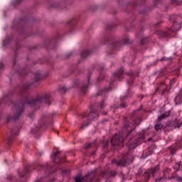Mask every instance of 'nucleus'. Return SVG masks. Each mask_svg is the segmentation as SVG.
<instances>
[{"mask_svg": "<svg viewBox=\"0 0 182 182\" xmlns=\"http://www.w3.org/2000/svg\"><path fill=\"white\" fill-rule=\"evenodd\" d=\"M28 89H29V85H26L23 87L21 90V94L23 95V93H26V95H27Z\"/></svg>", "mask_w": 182, "mask_h": 182, "instance_id": "aec40b11", "label": "nucleus"}, {"mask_svg": "<svg viewBox=\"0 0 182 182\" xmlns=\"http://www.w3.org/2000/svg\"><path fill=\"white\" fill-rule=\"evenodd\" d=\"M109 141H104V143H103V147H104V149H106V147H107V146H109Z\"/></svg>", "mask_w": 182, "mask_h": 182, "instance_id": "f704fd0d", "label": "nucleus"}, {"mask_svg": "<svg viewBox=\"0 0 182 182\" xmlns=\"http://www.w3.org/2000/svg\"><path fill=\"white\" fill-rule=\"evenodd\" d=\"M28 117H31V119H33V112H31V113L28 114Z\"/></svg>", "mask_w": 182, "mask_h": 182, "instance_id": "79ce46f5", "label": "nucleus"}, {"mask_svg": "<svg viewBox=\"0 0 182 182\" xmlns=\"http://www.w3.org/2000/svg\"><path fill=\"white\" fill-rule=\"evenodd\" d=\"M127 75H128V76H129L131 79H133V77H134V74L133 73L132 71H130L129 73H127Z\"/></svg>", "mask_w": 182, "mask_h": 182, "instance_id": "cd10ccee", "label": "nucleus"}, {"mask_svg": "<svg viewBox=\"0 0 182 182\" xmlns=\"http://www.w3.org/2000/svg\"><path fill=\"white\" fill-rule=\"evenodd\" d=\"M119 107H122V108L127 107V104H126V102H122L119 105Z\"/></svg>", "mask_w": 182, "mask_h": 182, "instance_id": "e433bc0d", "label": "nucleus"}, {"mask_svg": "<svg viewBox=\"0 0 182 182\" xmlns=\"http://www.w3.org/2000/svg\"><path fill=\"white\" fill-rule=\"evenodd\" d=\"M88 85H89V80H88Z\"/></svg>", "mask_w": 182, "mask_h": 182, "instance_id": "e2e57ef3", "label": "nucleus"}, {"mask_svg": "<svg viewBox=\"0 0 182 182\" xmlns=\"http://www.w3.org/2000/svg\"><path fill=\"white\" fill-rule=\"evenodd\" d=\"M157 90H159L161 96H163L167 91V85H166V83L161 82V84H159V87L156 89V92H157Z\"/></svg>", "mask_w": 182, "mask_h": 182, "instance_id": "9d476101", "label": "nucleus"}, {"mask_svg": "<svg viewBox=\"0 0 182 182\" xmlns=\"http://www.w3.org/2000/svg\"><path fill=\"white\" fill-rule=\"evenodd\" d=\"M160 60H166V58L163 57Z\"/></svg>", "mask_w": 182, "mask_h": 182, "instance_id": "3c124183", "label": "nucleus"}, {"mask_svg": "<svg viewBox=\"0 0 182 182\" xmlns=\"http://www.w3.org/2000/svg\"><path fill=\"white\" fill-rule=\"evenodd\" d=\"M182 122L179 119H175L173 121L166 122V126L172 129H180L181 127Z\"/></svg>", "mask_w": 182, "mask_h": 182, "instance_id": "423d86ee", "label": "nucleus"}, {"mask_svg": "<svg viewBox=\"0 0 182 182\" xmlns=\"http://www.w3.org/2000/svg\"><path fill=\"white\" fill-rule=\"evenodd\" d=\"M105 107H106V102H105V100H102V101L98 105L97 111V112H101V110H102V109H105Z\"/></svg>", "mask_w": 182, "mask_h": 182, "instance_id": "a211bd4d", "label": "nucleus"}, {"mask_svg": "<svg viewBox=\"0 0 182 182\" xmlns=\"http://www.w3.org/2000/svg\"><path fill=\"white\" fill-rule=\"evenodd\" d=\"M40 167L41 168H43V170H48L49 169V166H48V165H46V166H40Z\"/></svg>", "mask_w": 182, "mask_h": 182, "instance_id": "c9c22d12", "label": "nucleus"}, {"mask_svg": "<svg viewBox=\"0 0 182 182\" xmlns=\"http://www.w3.org/2000/svg\"><path fill=\"white\" fill-rule=\"evenodd\" d=\"M161 180H162V178H159V179H156V181L157 182V181H161Z\"/></svg>", "mask_w": 182, "mask_h": 182, "instance_id": "09e8293b", "label": "nucleus"}, {"mask_svg": "<svg viewBox=\"0 0 182 182\" xmlns=\"http://www.w3.org/2000/svg\"><path fill=\"white\" fill-rule=\"evenodd\" d=\"M105 90H99L97 92V95L96 96H102V95H103Z\"/></svg>", "mask_w": 182, "mask_h": 182, "instance_id": "72a5a7b5", "label": "nucleus"}, {"mask_svg": "<svg viewBox=\"0 0 182 182\" xmlns=\"http://www.w3.org/2000/svg\"><path fill=\"white\" fill-rule=\"evenodd\" d=\"M101 177H103L104 178H109V171H103L100 173V175Z\"/></svg>", "mask_w": 182, "mask_h": 182, "instance_id": "412c9836", "label": "nucleus"}, {"mask_svg": "<svg viewBox=\"0 0 182 182\" xmlns=\"http://www.w3.org/2000/svg\"><path fill=\"white\" fill-rule=\"evenodd\" d=\"M160 23H161V22L157 23L156 24V26H159V25Z\"/></svg>", "mask_w": 182, "mask_h": 182, "instance_id": "603ef678", "label": "nucleus"}, {"mask_svg": "<svg viewBox=\"0 0 182 182\" xmlns=\"http://www.w3.org/2000/svg\"><path fill=\"white\" fill-rule=\"evenodd\" d=\"M126 97H127V96H124V97L122 99V100H124V99H126Z\"/></svg>", "mask_w": 182, "mask_h": 182, "instance_id": "864d4df0", "label": "nucleus"}, {"mask_svg": "<svg viewBox=\"0 0 182 182\" xmlns=\"http://www.w3.org/2000/svg\"><path fill=\"white\" fill-rule=\"evenodd\" d=\"M160 0H154V5H156V2H159Z\"/></svg>", "mask_w": 182, "mask_h": 182, "instance_id": "8fccbe9b", "label": "nucleus"}, {"mask_svg": "<svg viewBox=\"0 0 182 182\" xmlns=\"http://www.w3.org/2000/svg\"><path fill=\"white\" fill-rule=\"evenodd\" d=\"M160 170V167L159 166V165L154 166V168H151L149 169V171L151 173L152 176H154V174H156V173L159 172V171Z\"/></svg>", "mask_w": 182, "mask_h": 182, "instance_id": "dca6fc26", "label": "nucleus"}, {"mask_svg": "<svg viewBox=\"0 0 182 182\" xmlns=\"http://www.w3.org/2000/svg\"><path fill=\"white\" fill-rule=\"evenodd\" d=\"M123 73H124V70H123V68H120L117 73H114V77L121 80V79H123Z\"/></svg>", "mask_w": 182, "mask_h": 182, "instance_id": "ddd939ff", "label": "nucleus"}, {"mask_svg": "<svg viewBox=\"0 0 182 182\" xmlns=\"http://www.w3.org/2000/svg\"><path fill=\"white\" fill-rule=\"evenodd\" d=\"M59 154H60V151H57L54 153L53 156V161L55 164H59L60 163V156H59Z\"/></svg>", "mask_w": 182, "mask_h": 182, "instance_id": "f8f14e48", "label": "nucleus"}, {"mask_svg": "<svg viewBox=\"0 0 182 182\" xmlns=\"http://www.w3.org/2000/svg\"><path fill=\"white\" fill-rule=\"evenodd\" d=\"M78 85H79V80H74V86H75V87H77Z\"/></svg>", "mask_w": 182, "mask_h": 182, "instance_id": "4c0bfd02", "label": "nucleus"}, {"mask_svg": "<svg viewBox=\"0 0 182 182\" xmlns=\"http://www.w3.org/2000/svg\"><path fill=\"white\" fill-rule=\"evenodd\" d=\"M101 69H103V67H102V68H101Z\"/></svg>", "mask_w": 182, "mask_h": 182, "instance_id": "680f3d73", "label": "nucleus"}, {"mask_svg": "<svg viewBox=\"0 0 182 182\" xmlns=\"http://www.w3.org/2000/svg\"><path fill=\"white\" fill-rule=\"evenodd\" d=\"M133 160H134V157L132 155H122L119 160L113 159L112 164H116L118 167H126V166H129V164L133 163Z\"/></svg>", "mask_w": 182, "mask_h": 182, "instance_id": "7ed1b4c3", "label": "nucleus"}, {"mask_svg": "<svg viewBox=\"0 0 182 182\" xmlns=\"http://www.w3.org/2000/svg\"><path fill=\"white\" fill-rule=\"evenodd\" d=\"M147 43V38H142L141 40V45H146Z\"/></svg>", "mask_w": 182, "mask_h": 182, "instance_id": "c85d7f7f", "label": "nucleus"}, {"mask_svg": "<svg viewBox=\"0 0 182 182\" xmlns=\"http://www.w3.org/2000/svg\"><path fill=\"white\" fill-rule=\"evenodd\" d=\"M102 114H107V112H104L102 113Z\"/></svg>", "mask_w": 182, "mask_h": 182, "instance_id": "5fc2aeb1", "label": "nucleus"}, {"mask_svg": "<svg viewBox=\"0 0 182 182\" xmlns=\"http://www.w3.org/2000/svg\"><path fill=\"white\" fill-rule=\"evenodd\" d=\"M98 80H102L101 77H98Z\"/></svg>", "mask_w": 182, "mask_h": 182, "instance_id": "6e6d98bb", "label": "nucleus"}, {"mask_svg": "<svg viewBox=\"0 0 182 182\" xmlns=\"http://www.w3.org/2000/svg\"><path fill=\"white\" fill-rule=\"evenodd\" d=\"M171 29H168V32L166 31H158L157 35L159 38H168V36H176V35L172 34Z\"/></svg>", "mask_w": 182, "mask_h": 182, "instance_id": "0eeeda50", "label": "nucleus"}, {"mask_svg": "<svg viewBox=\"0 0 182 182\" xmlns=\"http://www.w3.org/2000/svg\"><path fill=\"white\" fill-rule=\"evenodd\" d=\"M92 146H95V144H93V143L87 144L85 146V149H90V147H92Z\"/></svg>", "mask_w": 182, "mask_h": 182, "instance_id": "2f4dec72", "label": "nucleus"}, {"mask_svg": "<svg viewBox=\"0 0 182 182\" xmlns=\"http://www.w3.org/2000/svg\"><path fill=\"white\" fill-rule=\"evenodd\" d=\"M172 1V4H173L174 5H181L182 2L180 0H171Z\"/></svg>", "mask_w": 182, "mask_h": 182, "instance_id": "a878e982", "label": "nucleus"}, {"mask_svg": "<svg viewBox=\"0 0 182 182\" xmlns=\"http://www.w3.org/2000/svg\"><path fill=\"white\" fill-rule=\"evenodd\" d=\"M177 181L182 182V177H178L177 178Z\"/></svg>", "mask_w": 182, "mask_h": 182, "instance_id": "c03bdc74", "label": "nucleus"}, {"mask_svg": "<svg viewBox=\"0 0 182 182\" xmlns=\"http://www.w3.org/2000/svg\"><path fill=\"white\" fill-rule=\"evenodd\" d=\"M124 45H127L129 43H132V42H130V40H129V38H124Z\"/></svg>", "mask_w": 182, "mask_h": 182, "instance_id": "473e14b6", "label": "nucleus"}, {"mask_svg": "<svg viewBox=\"0 0 182 182\" xmlns=\"http://www.w3.org/2000/svg\"><path fill=\"white\" fill-rule=\"evenodd\" d=\"M45 102L46 105H50V94H46L45 95H38L34 99H28L27 96L24 97L23 100V104L20 106L16 105L15 107V114L14 115H7V123L12 122V120H18L21 117V114L23 113V106L25 105H28L29 106H34V105H39V103H43Z\"/></svg>", "mask_w": 182, "mask_h": 182, "instance_id": "f257e3e1", "label": "nucleus"}, {"mask_svg": "<svg viewBox=\"0 0 182 182\" xmlns=\"http://www.w3.org/2000/svg\"><path fill=\"white\" fill-rule=\"evenodd\" d=\"M28 173V168H26V169L23 171L22 173H18L20 177H24L25 174H26Z\"/></svg>", "mask_w": 182, "mask_h": 182, "instance_id": "bb28decb", "label": "nucleus"}, {"mask_svg": "<svg viewBox=\"0 0 182 182\" xmlns=\"http://www.w3.org/2000/svg\"><path fill=\"white\" fill-rule=\"evenodd\" d=\"M119 46H120V43L119 42H115L112 44V48H117Z\"/></svg>", "mask_w": 182, "mask_h": 182, "instance_id": "7c9ffc66", "label": "nucleus"}, {"mask_svg": "<svg viewBox=\"0 0 182 182\" xmlns=\"http://www.w3.org/2000/svg\"><path fill=\"white\" fill-rule=\"evenodd\" d=\"M11 178H12V176H7V180H11Z\"/></svg>", "mask_w": 182, "mask_h": 182, "instance_id": "de8ad7c7", "label": "nucleus"}, {"mask_svg": "<svg viewBox=\"0 0 182 182\" xmlns=\"http://www.w3.org/2000/svg\"><path fill=\"white\" fill-rule=\"evenodd\" d=\"M22 0H17V2H21Z\"/></svg>", "mask_w": 182, "mask_h": 182, "instance_id": "bf43d9fd", "label": "nucleus"}, {"mask_svg": "<svg viewBox=\"0 0 182 182\" xmlns=\"http://www.w3.org/2000/svg\"><path fill=\"white\" fill-rule=\"evenodd\" d=\"M153 152H152V151H149V154H151Z\"/></svg>", "mask_w": 182, "mask_h": 182, "instance_id": "13d9d810", "label": "nucleus"}, {"mask_svg": "<svg viewBox=\"0 0 182 182\" xmlns=\"http://www.w3.org/2000/svg\"><path fill=\"white\" fill-rule=\"evenodd\" d=\"M4 68V63H0V69H2Z\"/></svg>", "mask_w": 182, "mask_h": 182, "instance_id": "49530a36", "label": "nucleus"}, {"mask_svg": "<svg viewBox=\"0 0 182 182\" xmlns=\"http://www.w3.org/2000/svg\"><path fill=\"white\" fill-rule=\"evenodd\" d=\"M170 21L173 23L171 29V33H176L177 31H180L182 28V21L178 16L172 15L170 16Z\"/></svg>", "mask_w": 182, "mask_h": 182, "instance_id": "39448f33", "label": "nucleus"}, {"mask_svg": "<svg viewBox=\"0 0 182 182\" xmlns=\"http://www.w3.org/2000/svg\"><path fill=\"white\" fill-rule=\"evenodd\" d=\"M69 173H70V171H69V170H67V171H63V176H65V174H69Z\"/></svg>", "mask_w": 182, "mask_h": 182, "instance_id": "a19ab883", "label": "nucleus"}, {"mask_svg": "<svg viewBox=\"0 0 182 182\" xmlns=\"http://www.w3.org/2000/svg\"><path fill=\"white\" fill-rule=\"evenodd\" d=\"M174 82H176V79H173L170 81L171 85H173V83H174Z\"/></svg>", "mask_w": 182, "mask_h": 182, "instance_id": "a18cd8bd", "label": "nucleus"}, {"mask_svg": "<svg viewBox=\"0 0 182 182\" xmlns=\"http://www.w3.org/2000/svg\"><path fill=\"white\" fill-rule=\"evenodd\" d=\"M97 117H99V112L97 110L90 112L87 116L88 122H92V120H95Z\"/></svg>", "mask_w": 182, "mask_h": 182, "instance_id": "1a4fd4ad", "label": "nucleus"}, {"mask_svg": "<svg viewBox=\"0 0 182 182\" xmlns=\"http://www.w3.org/2000/svg\"><path fill=\"white\" fill-rule=\"evenodd\" d=\"M88 87H89V84H85L82 86V87L81 88V92L82 95H85L86 93Z\"/></svg>", "mask_w": 182, "mask_h": 182, "instance_id": "4be33fe9", "label": "nucleus"}, {"mask_svg": "<svg viewBox=\"0 0 182 182\" xmlns=\"http://www.w3.org/2000/svg\"><path fill=\"white\" fill-rule=\"evenodd\" d=\"M89 55H90V50H84L81 53V58L82 59H86V58H87V56H89Z\"/></svg>", "mask_w": 182, "mask_h": 182, "instance_id": "f3484780", "label": "nucleus"}, {"mask_svg": "<svg viewBox=\"0 0 182 182\" xmlns=\"http://www.w3.org/2000/svg\"><path fill=\"white\" fill-rule=\"evenodd\" d=\"M127 83H129V85H132L133 83V79H131L130 80H128Z\"/></svg>", "mask_w": 182, "mask_h": 182, "instance_id": "37998d69", "label": "nucleus"}, {"mask_svg": "<svg viewBox=\"0 0 182 182\" xmlns=\"http://www.w3.org/2000/svg\"><path fill=\"white\" fill-rule=\"evenodd\" d=\"M144 137H145L144 134H139V136L137 138V139L135 141H137V143H139L140 144L143 143V140H144Z\"/></svg>", "mask_w": 182, "mask_h": 182, "instance_id": "6ab92c4d", "label": "nucleus"}, {"mask_svg": "<svg viewBox=\"0 0 182 182\" xmlns=\"http://www.w3.org/2000/svg\"><path fill=\"white\" fill-rule=\"evenodd\" d=\"M42 79V75H41V73H37L35 75V80L36 82H38V80H41Z\"/></svg>", "mask_w": 182, "mask_h": 182, "instance_id": "b1692460", "label": "nucleus"}, {"mask_svg": "<svg viewBox=\"0 0 182 182\" xmlns=\"http://www.w3.org/2000/svg\"><path fill=\"white\" fill-rule=\"evenodd\" d=\"M129 141H127V146L128 147L129 150H134L140 144L139 143L137 142V141H132L130 140V138H128Z\"/></svg>", "mask_w": 182, "mask_h": 182, "instance_id": "6e6552de", "label": "nucleus"}, {"mask_svg": "<svg viewBox=\"0 0 182 182\" xmlns=\"http://www.w3.org/2000/svg\"><path fill=\"white\" fill-rule=\"evenodd\" d=\"M87 126H89V122H87V124L84 122V123L82 124L80 129H84V127H87Z\"/></svg>", "mask_w": 182, "mask_h": 182, "instance_id": "58836bf2", "label": "nucleus"}, {"mask_svg": "<svg viewBox=\"0 0 182 182\" xmlns=\"http://www.w3.org/2000/svg\"><path fill=\"white\" fill-rule=\"evenodd\" d=\"M173 168H176V171H178L180 170V164H176Z\"/></svg>", "mask_w": 182, "mask_h": 182, "instance_id": "ea45409f", "label": "nucleus"}, {"mask_svg": "<svg viewBox=\"0 0 182 182\" xmlns=\"http://www.w3.org/2000/svg\"><path fill=\"white\" fill-rule=\"evenodd\" d=\"M168 116H170V112H164L158 117L157 122H161V120H164V119H167Z\"/></svg>", "mask_w": 182, "mask_h": 182, "instance_id": "2eb2a0df", "label": "nucleus"}, {"mask_svg": "<svg viewBox=\"0 0 182 182\" xmlns=\"http://www.w3.org/2000/svg\"><path fill=\"white\" fill-rule=\"evenodd\" d=\"M167 127H168L167 126V122L166 123V124H156L155 125V129L156 130V132H159V130H164L166 129H167Z\"/></svg>", "mask_w": 182, "mask_h": 182, "instance_id": "4468645a", "label": "nucleus"}, {"mask_svg": "<svg viewBox=\"0 0 182 182\" xmlns=\"http://www.w3.org/2000/svg\"><path fill=\"white\" fill-rule=\"evenodd\" d=\"M98 171L97 169L92 170L91 172L87 173L83 177L80 176H77L75 178V182H92L95 177H96V174H97Z\"/></svg>", "mask_w": 182, "mask_h": 182, "instance_id": "20e7f679", "label": "nucleus"}, {"mask_svg": "<svg viewBox=\"0 0 182 182\" xmlns=\"http://www.w3.org/2000/svg\"><path fill=\"white\" fill-rule=\"evenodd\" d=\"M143 176L144 177V181L146 182L149 181L150 180V173L146 171L144 173Z\"/></svg>", "mask_w": 182, "mask_h": 182, "instance_id": "5701e85b", "label": "nucleus"}, {"mask_svg": "<svg viewBox=\"0 0 182 182\" xmlns=\"http://www.w3.org/2000/svg\"><path fill=\"white\" fill-rule=\"evenodd\" d=\"M151 140H152L151 138H149V139H148V141H150Z\"/></svg>", "mask_w": 182, "mask_h": 182, "instance_id": "4d7b16f0", "label": "nucleus"}, {"mask_svg": "<svg viewBox=\"0 0 182 182\" xmlns=\"http://www.w3.org/2000/svg\"><path fill=\"white\" fill-rule=\"evenodd\" d=\"M66 90H68V89H66V87H62L61 88H60V91L61 93H66Z\"/></svg>", "mask_w": 182, "mask_h": 182, "instance_id": "c756f323", "label": "nucleus"}, {"mask_svg": "<svg viewBox=\"0 0 182 182\" xmlns=\"http://www.w3.org/2000/svg\"><path fill=\"white\" fill-rule=\"evenodd\" d=\"M124 121L125 124L123 126V133L120 132L119 134H117L111 139L112 147L114 149L123 146V141L124 140L123 136L127 139H131L132 132L136 129L135 126L132 127V124H129V122H127V117H124Z\"/></svg>", "mask_w": 182, "mask_h": 182, "instance_id": "f03ea898", "label": "nucleus"}, {"mask_svg": "<svg viewBox=\"0 0 182 182\" xmlns=\"http://www.w3.org/2000/svg\"><path fill=\"white\" fill-rule=\"evenodd\" d=\"M141 99H143V96H141Z\"/></svg>", "mask_w": 182, "mask_h": 182, "instance_id": "052dcab7", "label": "nucleus"}, {"mask_svg": "<svg viewBox=\"0 0 182 182\" xmlns=\"http://www.w3.org/2000/svg\"><path fill=\"white\" fill-rule=\"evenodd\" d=\"M108 174L109 177H116V176H117V172L111 171H108Z\"/></svg>", "mask_w": 182, "mask_h": 182, "instance_id": "393cba45", "label": "nucleus"}, {"mask_svg": "<svg viewBox=\"0 0 182 182\" xmlns=\"http://www.w3.org/2000/svg\"><path fill=\"white\" fill-rule=\"evenodd\" d=\"M15 136H18L17 130H12L10 133L7 134V140L9 143H10V141H12V140H14V137H15Z\"/></svg>", "mask_w": 182, "mask_h": 182, "instance_id": "9b49d317", "label": "nucleus"}]
</instances>
